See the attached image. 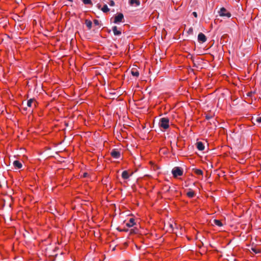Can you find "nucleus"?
<instances>
[{"instance_id":"1","label":"nucleus","mask_w":261,"mask_h":261,"mask_svg":"<svg viewBox=\"0 0 261 261\" xmlns=\"http://www.w3.org/2000/svg\"><path fill=\"white\" fill-rule=\"evenodd\" d=\"M169 119L167 117H163L160 119L159 126L160 127L167 129L169 127Z\"/></svg>"},{"instance_id":"2","label":"nucleus","mask_w":261,"mask_h":261,"mask_svg":"<svg viewBox=\"0 0 261 261\" xmlns=\"http://www.w3.org/2000/svg\"><path fill=\"white\" fill-rule=\"evenodd\" d=\"M172 173L174 177L176 178L178 176H182L183 174V170L179 167H174L172 170Z\"/></svg>"},{"instance_id":"3","label":"nucleus","mask_w":261,"mask_h":261,"mask_svg":"<svg viewBox=\"0 0 261 261\" xmlns=\"http://www.w3.org/2000/svg\"><path fill=\"white\" fill-rule=\"evenodd\" d=\"M219 15L221 17H226L227 18H229L231 17V13L228 11L225 8L222 7L220 9L219 11Z\"/></svg>"},{"instance_id":"4","label":"nucleus","mask_w":261,"mask_h":261,"mask_svg":"<svg viewBox=\"0 0 261 261\" xmlns=\"http://www.w3.org/2000/svg\"><path fill=\"white\" fill-rule=\"evenodd\" d=\"M124 20L123 14L121 13H118L114 17V23H119V22H123Z\"/></svg>"},{"instance_id":"5","label":"nucleus","mask_w":261,"mask_h":261,"mask_svg":"<svg viewBox=\"0 0 261 261\" xmlns=\"http://www.w3.org/2000/svg\"><path fill=\"white\" fill-rule=\"evenodd\" d=\"M111 156L115 159H119L120 157V152L117 149H113L111 152Z\"/></svg>"},{"instance_id":"6","label":"nucleus","mask_w":261,"mask_h":261,"mask_svg":"<svg viewBox=\"0 0 261 261\" xmlns=\"http://www.w3.org/2000/svg\"><path fill=\"white\" fill-rule=\"evenodd\" d=\"M205 35L202 33H200L198 35V40L199 42L204 43L206 41Z\"/></svg>"},{"instance_id":"7","label":"nucleus","mask_w":261,"mask_h":261,"mask_svg":"<svg viewBox=\"0 0 261 261\" xmlns=\"http://www.w3.org/2000/svg\"><path fill=\"white\" fill-rule=\"evenodd\" d=\"M37 105V102L36 101L35 99L34 98H31L29 99L27 102V106L29 107H34L36 108Z\"/></svg>"},{"instance_id":"8","label":"nucleus","mask_w":261,"mask_h":261,"mask_svg":"<svg viewBox=\"0 0 261 261\" xmlns=\"http://www.w3.org/2000/svg\"><path fill=\"white\" fill-rule=\"evenodd\" d=\"M112 31L115 36H120L121 34V29L120 28V30H118V28L116 26H114L112 28Z\"/></svg>"},{"instance_id":"9","label":"nucleus","mask_w":261,"mask_h":261,"mask_svg":"<svg viewBox=\"0 0 261 261\" xmlns=\"http://www.w3.org/2000/svg\"><path fill=\"white\" fill-rule=\"evenodd\" d=\"M135 224V219L133 218H130L128 222L126 223V225L128 227H132Z\"/></svg>"},{"instance_id":"10","label":"nucleus","mask_w":261,"mask_h":261,"mask_svg":"<svg viewBox=\"0 0 261 261\" xmlns=\"http://www.w3.org/2000/svg\"><path fill=\"white\" fill-rule=\"evenodd\" d=\"M13 165L16 169H20L22 167V164L17 160L14 161Z\"/></svg>"},{"instance_id":"11","label":"nucleus","mask_w":261,"mask_h":261,"mask_svg":"<svg viewBox=\"0 0 261 261\" xmlns=\"http://www.w3.org/2000/svg\"><path fill=\"white\" fill-rule=\"evenodd\" d=\"M121 176L124 179H127L129 178L130 175L127 171L125 170L122 172Z\"/></svg>"},{"instance_id":"12","label":"nucleus","mask_w":261,"mask_h":261,"mask_svg":"<svg viewBox=\"0 0 261 261\" xmlns=\"http://www.w3.org/2000/svg\"><path fill=\"white\" fill-rule=\"evenodd\" d=\"M197 148L199 150L202 151L204 149V146L202 142H198L196 143Z\"/></svg>"},{"instance_id":"13","label":"nucleus","mask_w":261,"mask_h":261,"mask_svg":"<svg viewBox=\"0 0 261 261\" xmlns=\"http://www.w3.org/2000/svg\"><path fill=\"white\" fill-rule=\"evenodd\" d=\"M187 196L189 197V198H193L194 197L195 195H196V193L195 192L193 191L192 190H191L190 189L189 190V191H188L187 194H186Z\"/></svg>"},{"instance_id":"14","label":"nucleus","mask_w":261,"mask_h":261,"mask_svg":"<svg viewBox=\"0 0 261 261\" xmlns=\"http://www.w3.org/2000/svg\"><path fill=\"white\" fill-rule=\"evenodd\" d=\"M129 4L130 6L136 5V6H139L140 2L139 0H129Z\"/></svg>"},{"instance_id":"15","label":"nucleus","mask_w":261,"mask_h":261,"mask_svg":"<svg viewBox=\"0 0 261 261\" xmlns=\"http://www.w3.org/2000/svg\"><path fill=\"white\" fill-rule=\"evenodd\" d=\"M131 73L134 76L138 77L139 75V72L136 68H133L132 69Z\"/></svg>"},{"instance_id":"16","label":"nucleus","mask_w":261,"mask_h":261,"mask_svg":"<svg viewBox=\"0 0 261 261\" xmlns=\"http://www.w3.org/2000/svg\"><path fill=\"white\" fill-rule=\"evenodd\" d=\"M194 173L197 175H203V171L201 169H193Z\"/></svg>"},{"instance_id":"17","label":"nucleus","mask_w":261,"mask_h":261,"mask_svg":"<svg viewBox=\"0 0 261 261\" xmlns=\"http://www.w3.org/2000/svg\"><path fill=\"white\" fill-rule=\"evenodd\" d=\"M85 24L89 30H90L92 28V23L90 20L86 19Z\"/></svg>"},{"instance_id":"18","label":"nucleus","mask_w":261,"mask_h":261,"mask_svg":"<svg viewBox=\"0 0 261 261\" xmlns=\"http://www.w3.org/2000/svg\"><path fill=\"white\" fill-rule=\"evenodd\" d=\"M251 250L255 254L259 253L261 252V249L256 248V247H251Z\"/></svg>"},{"instance_id":"19","label":"nucleus","mask_w":261,"mask_h":261,"mask_svg":"<svg viewBox=\"0 0 261 261\" xmlns=\"http://www.w3.org/2000/svg\"><path fill=\"white\" fill-rule=\"evenodd\" d=\"M101 10L103 13H107L109 12L110 9L108 7L107 5L106 4L104 5L102 8H101Z\"/></svg>"},{"instance_id":"20","label":"nucleus","mask_w":261,"mask_h":261,"mask_svg":"<svg viewBox=\"0 0 261 261\" xmlns=\"http://www.w3.org/2000/svg\"><path fill=\"white\" fill-rule=\"evenodd\" d=\"M214 223L216 225H217L218 226H222L223 225L221 221L219 220L215 219L214 220Z\"/></svg>"},{"instance_id":"21","label":"nucleus","mask_w":261,"mask_h":261,"mask_svg":"<svg viewBox=\"0 0 261 261\" xmlns=\"http://www.w3.org/2000/svg\"><path fill=\"white\" fill-rule=\"evenodd\" d=\"M139 232V229L137 228H134V229H131L130 230V233H135V234H137Z\"/></svg>"},{"instance_id":"22","label":"nucleus","mask_w":261,"mask_h":261,"mask_svg":"<svg viewBox=\"0 0 261 261\" xmlns=\"http://www.w3.org/2000/svg\"><path fill=\"white\" fill-rule=\"evenodd\" d=\"M83 2L85 5H92L93 4L91 0H83Z\"/></svg>"},{"instance_id":"23","label":"nucleus","mask_w":261,"mask_h":261,"mask_svg":"<svg viewBox=\"0 0 261 261\" xmlns=\"http://www.w3.org/2000/svg\"><path fill=\"white\" fill-rule=\"evenodd\" d=\"M93 22L95 25H98L99 24V21L97 19H94L93 20Z\"/></svg>"},{"instance_id":"24","label":"nucleus","mask_w":261,"mask_h":261,"mask_svg":"<svg viewBox=\"0 0 261 261\" xmlns=\"http://www.w3.org/2000/svg\"><path fill=\"white\" fill-rule=\"evenodd\" d=\"M109 4L110 6H114L115 5V2H114V1H110Z\"/></svg>"},{"instance_id":"25","label":"nucleus","mask_w":261,"mask_h":261,"mask_svg":"<svg viewBox=\"0 0 261 261\" xmlns=\"http://www.w3.org/2000/svg\"><path fill=\"white\" fill-rule=\"evenodd\" d=\"M187 32L189 34H192L193 33V29L192 28H190Z\"/></svg>"},{"instance_id":"26","label":"nucleus","mask_w":261,"mask_h":261,"mask_svg":"<svg viewBox=\"0 0 261 261\" xmlns=\"http://www.w3.org/2000/svg\"><path fill=\"white\" fill-rule=\"evenodd\" d=\"M212 118V116L211 115H206L205 116V118L207 120H210Z\"/></svg>"},{"instance_id":"27","label":"nucleus","mask_w":261,"mask_h":261,"mask_svg":"<svg viewBox=\"0 0 261 261\" xmlns=\"http://www.w3.org/2000/svg\"><path fill=\"white\" fill-rule=\"evenodd\" d=\"M256 121L258 123H261V117H259L257 118Z\"/></svg>"},{"instance_id":"28","label":"nucleus","mask_w":261,"mask_h":261,"mask_svg":"<svg viewBox=\"0 0 261 261\" xmlns=\"http://www.w3.org/2000/svg\"><path fill=\"white\" fill-rule=\"evenodd\" d=\"M188 57L189 58H190L193 61V56L192 55L189 54V55L188 56Z\"/></svg>"},{"instance_id":"29","label":"nucleus","mask_w":261,"mask_h":261,"mask_svg":"<svg viewBox=\"0 0 261 261\" xmlns=\"http://www.w3.org/2000/svg\"><path fill=\"white\" fill-rule=\"evenodd\" d=\"M192 14H193V15L194 17H197V13H196V12H193L192 13Z\"/></svg>"},{"instance_id":"30","label":"nucleus","mask_w":261,"mask_h":261,"mask_svg":"<svg viewBox=\"0 0 261 261\" xmlns=\"http://www.w3.org/2000/svg\"><path fill=\"white\" fill-rule=\"evenodd\" d=\"M97 8L99 9H101V5L99 4H97Z\"/></svg>"},{"instance_id":"31","label":"nucleus","mask_w":261,"mask_h":261,"mask_svg":"<svg viewBox=\"0 0 261 261\" xmlns=\"http://www.w3.org/2000/svg\"><path fill=\"white\" fill-rule=\"evenodd\" d=\"M87 175H88V173H84V174H83V176H84V177H87Z\"/></svg>"}]
</instances>
